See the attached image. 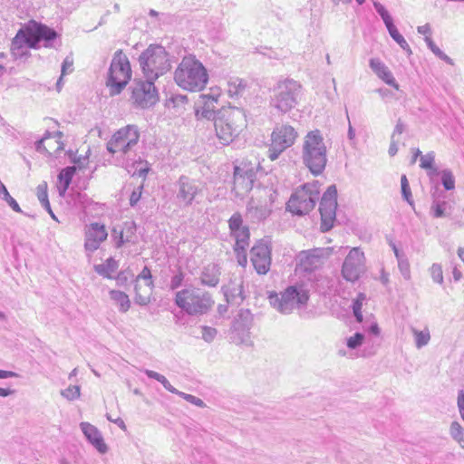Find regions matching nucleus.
<instances>
[{"instance_id":"1","label":"nucleus","mask_w":464,"mask_h":464,"mask_svg":"<svg viewBox=\"0 0 464 464\" xmlns=\"http://www.w3.org/2000/svg\"><path fill=\"white\" fill-rule=\"evenodd\" d=\"M58 39L59 34L54 29L32 20L18 31L12 42L11 51L14 56H22L25 53L23 44L29 48L38 49L41 42L45 48L57 49L62 44Z\"/></svg>"},{"instance_id":"2","label":"nucleus","mask_w":464,"mask_h":464,"mask_svg":"<svg viewBox=\"0 0 464 464\" xmlns=\"http://www.w3.org/2000/svg\"><path fill=\"white\" fill-rule=\"evenodd\" d=\"M140 140L136 125H127L118 130L106 144L107 150L115 159L117 165L129 170L138 162L135 149Z\"/></svg>"},{"instance_id":"3","label":"nucleus","mask_w":464,"mask_h":464,"mask_svg":"<svg viewBox=\"0 0 464 464\" xmlns=\"http://www.w3.org/2000/svg\"><path fill=\"white\" fill-rule=\"evenodd\" d=\"M174 80L184 90L199 92L208 82L205 66L193 55L183 57L175 70Z\"/></svg>"},{"instance_id":"4","label":"nucleus","mask_w":464,"mask_h":464,"mask_svg":"<svg viewBox=\"0 0 464 464\" xmlns=\"http://www.w3.org/2000/svg\"><path fill=\"white\" fill-rule=\"evenodd\" d=\"M302 161L313 175L324 172L327 164V148L320 130H311L304 136Z\"/></svg>"},{"instance_id":"5","label":"nucleus","mask_w":464,"mask_h":464,"mask_svg":"<svg viewBox=\"0 0 464 464\" xmlns=\"http://www.w3.org/2000/svg\"><path fill=\"white\" fill-rule=\"evenodd\" d=\"M174 302L189 315L207 314L214 304L209 293L192 286L176 292Z\"/></svg>"},{"instance_id":"6","label":"nucleus","mask_w":464,"mask_h":464,"mask_svg":"<svg viewBox=\"0 0 464 464\" xmlns=\"http://www.w3.org/2000/svg\"><path fill=\"white\" fill-rule=\"evenodd\" d=\"M270 304L280 314H290L295 309L306 306L309 293L303 285L286 287L280 293H271L268 296Z\"/></svg>"},{"instance_id":"7","label":"nucleus","mask_w":464,"mask_h":464,"mask_svg":"<svg viewBox=\"0 0 464 464\" xmlns=\"http://www.w3.org/2000/svg\"><path fill=\"white\" fill-rule=\"evenodd\" d=\"M139 63L144 77L152 81L170 69L169 54L161 45L150 44L140 53Z\"/></svg>"},{"instance_id":"8","label":"nucleus","mask_w":464,"mask_h":464,"mask_svg":"<svg viewBox=\"0 0 464 464\" xmlns=\"http://www.w3.org/2000/svg\"><path fill=\"white\" fill-rule=\"evenodd\" d=\"M301 88V84L293 79L278 81L271 91V106L282 113L290 111L298 103Z\"/></svg>"},{"instance_id":"9","label":"nucleus","mask_w":464,"mask_h":464,"mask_svg":"<svg viewBox=\"0 0 464 464\" xmlns=\"http://www.w3.org/2000/svg\"><path fill=\"white\" fill-rule=\"evenodd\" d=\"M131 78V69L128 57L121 50L113 54L107 79L106 86L111 96L120 94Z\"/></svg>"},{"instance_id":"10","label":"nucleus","mask_w":464,"mask_h":464,"mask_svg":"<svg viewBox=\"0 0 464 464\" xmlns=\"http://www.w3.org/2000/svg\"><path fill=\"white\" fill-rule=\"evenodd\" d=\"M319 195L318 181L305 183L291 195L286 203V209L294 215H306L314 208Z\"/></svg>"},{"instance_id":"11","label":"nucleus","mask_w":464,"mask_h":464,"mask_svg":"<svg viewBox=\"0 0 464 464\" xmlns=\"http://www.w3.org/2000/svg\"><path fill=\"white\" fill-rule=\"evenodd\" d=\"M175 198L181 208L198 204L203 198V186L200 181L182 175L175 183Z\"/></svg>"},{"instance_id":"12","label":"nucleus","mask_w":464,"mask_h":464,"mask_svg":"<svg viewBox=\"0 0 464 464\" xmlns=\"http://www.w3.org/2000/svg\"><path fill=\"white\" fill-rule=\"evenodd\" d=\"M298 134L289 124L277 125L271 133L268 158L276 160L288 148L292 147Z\"/></svg>"},{"instance_id":"13","label":"nucleus","mask_w":464,"mask_h":464,"mask_svg":"<svg viewBox=\"0 0 464 464\" xmlns=\"http://www.w3.org/2000/svg\"><path fill=\"white\" fill-rule=\"evenodd\" d=\"M237 119L244 121L243 114L238 110L232 111L227 117L223 114L215 120L216 134L222 145L229 144L241 130L243 122L237 124L235 121Z\"/></svg>"},{"instance_id":"14","label":"nucleus","mask_w":464,"mask_h":464,"mask_svg":"<svg viewBox=\"0 0 464 464\" xmlns=\"http://www.w3.org/2000/svg\"><path fill=\"white\" fill-rule=\"evenodd\" d=\"M365 256L359 247H353L345 256L341 275L347 282L354 283L365 273Z\"/></svg>"},{"instance_id":"15","label":"nucleus","mask_w":464,"mask_h":464,"mask_svg":"<svg viewBox=\"0 0 464 464\" xmlns=\"http://www.w3.org/2000/svg\"><path fill=\"white\" fill-rule=\"evenodd\" d=\"M154 82L150 79L145 81H134L131 89V100L133 103L140 108H148L154 105L158 101V92Z\"/></svg>"},{"instance_id":"16","label":"nucleus","mask_w":464,"mask_h":464,"mask_svg":"<svg viewBox=\"0 0 464 464\" xmlns=\"http://www.w3.org/2000/svg\"><path fill=\"white\" fill-rule=\"evenodd\" d=\"M337 208V188L335 185L328 187L323 194L319 204V211L321 215V227L323 231H328L333 227L335 220Z\"/></svg>"},{"instance_id":"17","label":"nucleus","mask_w":464,"mask_h":464,"mask_svg":"<svg viewBox=\"0 0 464 464\" xmlns=\"http://www.w3.org/2000/svg\"><path fill=\"white\" fill-rule=\"evenodd\" d=\"M220 92L218 89H211L210 93L201 94L195 104V116L197 120L213 121L218 118L220 111L216 110Z\"/></svg>"},{"instance_id":"18","label":"nucleus","mask_w":464,"mask_h":464,"mask_svg":"<svg viewBox=\"0 0 464 464\" xmlns=\"http://www.w3.org/2000/svg\"><path fill=\"white\" fill-rule=\"evenodd\" d=\"M153 288L154 282L150 269L148 266H144L135 279V303L141 306L147 305L150 302V295Z\"/></svg>"},{"instance_id":"19","label":"nucleus","mask_w":464,"mask_h":464,"mask_svg":"<svg viewBox=\"0 0 464 464\" xmlns=\"http://www.w3.org/2000/svg\"><path fill=\"white\" fill-rule=\"evenodd\" d=\"M256 171L254 168L247 165L236 166L234 169L233 190L238 197H245L254 187Z\"/></svg>"},{"instance_id":"20","label":"nucleus","mask_w":464,"mask_h":464,"mask_svg":"<svg viewBox=\"0 0 464 464\" xmlns=\"http://www.w3.org/2000/svg\"><path fill=\"white\" fill-rule=\"evenodd\" d=\"M228 227L230 235L235 239L234 251L246 250L249 246L250 232L248 227L243 225L242 216L238 212L230 217Z\"/></svg>"},{"instance_id":"21","label":"nucleus","mask_w":464,"mask_h":464,"mask_svg":"<svg viewBox=\"0 0 464 464\" xmlns=\"http://www.w3.org/2000/svg\"><path fill=\"white\" fill-rule=\"evenodd\" d=\"M250 261L258 275H266L270 270L271 248L263 241L257 242L250 250Z\"/></svg>"},{"instance_id":"22","label":"nucleus","mask_w":464,"mask_h":464,"mask_svg":"<svg viewBox=\"0 0 464 464\" xmlns=\"http://www.w3.org/2000/svg\"><path fill=\"white\" fill-rule=\"evenodd\" d=\"M328 253L325 248H314L298 254V266L305 272H312L322 266Z\"/></svg>"},{"instance_id":"23","label":"nucleus","mask_w":464,"mask_h":464,"mask_svg":"<svg viewBox=\"0 0 464 464\" xmlns=\"http://www.w3.org/2000/svg\"><path fill=\"white\" fill-rule=\"evenodd\" d=\"M108 233L103 224L99 222L91 223L86 227L84 248L89 254L95 252L101 244L107 239Z\"/></svg>"},{"instance_id":"24","label":"nucleus","mask_w":464,"mask_h":464,"mask_svg":"<svg viewBox=\"0 0 464 464\" xmlns=\"http://www.w3.org/2000/svg\"><path fill=\"white\" fill-rule=\"evenodd\" d=\"M81 430L87 440L102 454L106 453L108 447L104 442L102 433L89 422H81Z\"/></svg>"},{"instance_id":"25","label":"nucleus","mask_w":464,"mask_h":464,"mask_svg":"<svg viewBox=\"0 0 464 464\" xmlns=\"http://www.w3.org/2000/svg\"><path fill=\"white\" fill-rule=\"evenodd\" d=\"M372 72L386 84L399 90V84L390 69L379 58H372L369 63Z\"/></svg>"},{"instance_id":"26","label":"nucleus","mask_w":464,"mask_h":464,"mask_svg":"<svg viewBox=\"0 0 464 464\" xmlns=\"http://www.w3.org/2000/svg\"><path fill=\"white\" fill-rule=\"evenodd\" d=\"M220 267L214 263L205 266L199 275V280L201 285L215 287L219 283L220 277Z\"/></svg>"},{"instance_id":"27","label":"nucleus","mask_w":464,"mask_h":464,"mask_svg":"<svg viewBox=\"0 0 464 464\" xmlns=\"http://www.w3.org/2000/svg\"><path fill=\"white\" fill-rule=\"evenodd\" d=\"M136 225L134 222H125L121 229L119 236H116L117 230L114 228L112 233L115 237L116 247L122 246L125 243L132 242L135 237Z\"/></svg>"},{"instance_id":"28","label":"nucleus","mask_w":464,"mask_h":464,"mask_svg":"<svg viewBox=\"0 0 464 464\" xmlns=\"http://www.w3.org/2000/svg\"><path fill=\"white\" fill-rule=\"evenodd\" d=\"M240 324V322L233 323L230 333L231 342L236 344L248 345L251 343L250 327H247V324L246 326H242Z\"/></svg>"},{"instance_id":"29","label":"nucleus","mask_w":464,"mask_h":464,"mask_svg":"<svg viewBox=\"0 0 464 464\" xmlns=\"http://www.w3.org/2000/svg\"><path fill=\"white\" fill-rule=\"evenodd\" d=\"M392 246L394 255L397 258L398 268L400 270V273L401 274V276H403V278L405 280H410L411 279V268H410V263H409L407 256L397 248L395 244H392Z\"/></svg>"},{"instance_id":"30","label":"nucleus","mask_w":464,"mask_h":464,"mask_svg":"<svg viewBox=\"0 0 464 464\" xmlns=\"http://www.w3.org/2000/svg\"><path fill=\"white\" fill-rule=\"evenodd\" d=\"M111 299L118 305L120 312L126 313L130 307L129 296L122 291L111 290Z\"/></svg>"},{"instance_id":"31","label":"nucleus","mask_w":464,"mask_h":464,"mask_svg":"<svg viewBox=\"0 0 464 464\" xmlns=\"http://www.w3.org/2000/svg\"><path fill=\"white\" fill-rule=\"evenodd\" d=\"M118 268V262L112 258H108L105 263L94 266V270L100 276L111 278V274L114 273Z\"/></svg>"},{"instance_id":"32","label":"nucleus","mask_w":464,"mask_h":464,"mask_svg":"<svg viewBox=\"0 0 464 464\" xmlns=\"http://www.w3.org/2000/svg\"><path fill=\"white\" fill-rule=\"evenodd\" d=\"M411 332L413 335L414 343L417 349H421L422 347L428 345L430 341V333L428 327H425L422 330L411 327Z\"/></svg>"},{"instance_id":"33","label":"nucleus","mask_w":464,"mask_h":464,"mask_svg":"<svg viewBox=\"0 0 464 464\" xmlns=\"http://www.w3.org/2000/svg\"><path fill=\"white\" fill-rule=\"evenodd\" d=\"M143 372L149 378L154 379L160 382L168 392L179 395V391L173 387L164 375L148 369H145Z\"/></svg>"},{"instance_id":"34","label":"nucleus","mask_w":464,"mask_h":464,"mask_svg":"<svg viewBox=\"0 0 464 464\" xmlns=\"http://www.w3.org/2000/svg\"><path fill=\"white\" fill-rule=\"evenodd\" d=\"M143 372L149 378L154 379L160 382L168 392L179 395V391L173 387L164 375L148 369H145Z\"/></svg>"},{"instance_id":"35","label":"nucleus","mask_w":464,"mask_h":464,"mask_svg":"<svg viewBox=\"0 0 464 464\" xmlns=\"http://www.w3.org/2000/svg\"><path fill=\"white\" fill-rule=\"evenodd\" d=\"M227 92L230 97L241 95L246 87V83L244 80L234 77L230 78L227 82Z\"/></svg>"},{"instance_id":"36","label":"nucleus","mask_w":464,"mask_h":464,"mask_svg":"<svg viewBox=\"0 0 464 464\" xmlns=\"http://www.w3.org/2000/svg\"><path fill=\"white\" fill-rule=\"evenodd\" d=\"M243 293L244 291L242 282L237 284L232 283V286H227L225 289V295L227 298H230L234 302L243 301L245 298Z\"/></svg>"},{"instance_id":"37","label":"nucleus","mask_w":464,"mask_h":464,"mask_svg":"<svg viewBox=\"0 0 464 464\" xmlns=\"http://www.w3.org/2000/svg\"><path fill=\"white\" fill-rule=\"evenodd\" d=\"M373 6L378 14L382 19L388 32L396 26L393 24L392 17L389 14V12L386 10V8L379 2H373Z\"/></svg>"},{"instance_id":"38","label":"nucleus","mask_w":464,"mask_h":464,"mask_svg":"<svg viewBox=\"0 0 464 464\" xmlns=\"http://www.w3.org/2000/svg\"><path fill=\"white\" fill-rule=\"evenodd\" d=\"M450 436L464 449V429L458 421H453L450 429Z\"/></svg>"},{"instance_id":"39","label":"nucleus","mask_w":464,"mask_h":464,"mask_svg":"<svg viewBox=\"0 0 464 464\" xmlns=\"http://www.w3.org/2000/svg\"><path fill=\"white\" fill-rule=\"evenodd\" d=\"M76 171V168L74 166L66 167L61 170L59 173V179L63 183L64 189H67L72 182L73 175Z\"/></svg>"},{"instance_id":"40","label":"nucleus","mask_w":464,"mask_h":464,"mask_svg":"<svg viewBox=\"0 0 464 464\" xmlns=\"http://www.w3.org/2000/svg\"><path fill=\"white\" fill-rule=\"evenodd\" d=\"M441 184L446 190H452L455 188V178L452 171L445 169L440 171Z\"/></svg>"},{"instance_id":"41","label":"nucleus","mask_w":464,"mask_h":464,"mask_svg":"<svg viewBox=\"0 0 464 464\" xmlns=\"http://www.w3.org/2000/svg\"><path fill=\"white\" fill-rule=\"evenodd\" d=\"M391 37L400 45V47L405 51L409 55L412 53L411 49L404 37L399 33L398 29L395 27L389 31Z\"/></svg>"},{"instance_id":"42","label":"nucleus","mask_w":464,"mask_h":464,"mask_svg":"<svg viewBox=\"0 0 464 464\" xmlns=\"http://www.w3.org/2000/svg\"><path fill=\"white\" fill-rule=\"evenodd\" d=\"M247 211L252 215L253 218H256L258 220L266 218L270 214V210L266 207H253L251 204L247 206Z\"/></svg>"},{"instance_id":"43","label":"nucleus","mask_w":464,"mask_h":464,"mask_svg":"<svg viewBox=\"0 0 464 464\" xmlns=\"http://www.w3.org/2000/svg\"><path fill=\"white\" fill-rule=\"evenodd\" d=\"M448 206L446 201L434 200L430 207V213L433 218H439L445 216V210Z\"/></svg>"},{"instance_id":"44","label":"nucleus","mask_w":464,"mask_h":464,"mask_svg":"<svg viewBox=\"0 0 464 464\" xmlns=\"http://www.w3.org/2000/svg\"><path fill=\"white\" fill-rule=\"evenodd\" d=\"M36 194L37 198L43 207H48L49 208V199H48V193H47V184L46 182H43L39 184L36 188Z\"/></svg>"},{"instance_id":"45","label":"nucleus","mask_w":464,"mask_h":464,"mask_svg":"<svg viewBox=\"0 0 464 464\" xmlns=\"http://www.w3.org/2000/svg\"><path fill=\"white\" fill-rule=\"evenodd\" d=\"M188 102V97L183 94H173L167 100V106L173 108L182 107Z\"/></svg>"},{"instance_id":"46","label":"nucleus","mask_w":464,"mask_h":464,"mask_svg":"<svg viewBox=\"0 0 464 464\" xmlns=\"http://www.w3.org/2000/svg\"><path fill=\"white\" fill-rule=\"evenodd\" d=\"M62 396L69 401L76 400L81 395V388L79 385H71L61 392Z\"/></svg>"},{"instance_id":"47","label":"nucleus","mask_w":464,"mask_h":464,"mask_svg":"<svg viewBox=\"0 0 464 464\" xmlns=\"http://www.w3.org/2000/svg\"><path fill=\"white\" fill-rule=\"evenodd\" d=\"M401 195L402 198L410 204L413 205L412 196L411 188L407 179V177L405 175L401 176Z\"/></svg>"},{"instance_id":"48","label":"nucleus","mask_w":464,"mask_h":464,"mask_svg":"<svg viewBox=\"0 0 464 464\" xmlns=\"http://www.w3.org/2000/svg\"><path fill=\"white\" fill-rule=\"evenodd\" d=\"M430 274L435 283L443 284V272L440 264L434 263L430 268Z\"/></svg>"},{"instance_id":"49","label":"nucleus","mask_w":464,"mask_h":464,"mask_svg":"<svg viewBox=\"0 0 464 464\" xmlns=\"http://www.w3.org/2000/svg\"><path fill=\"white\" fill-rule=\"evenodd\" d=\"M234 322H240L242 326H246L247 324V327L252 326L253 317L252 314L249 310H241L237 315V317L235 319Z\"/></svg>"},{"instance_id":"50","label":"nucleus","mask_w":464,"mask_h":464,"mask_svg":"<svg viewBox=\"0 0 464 464\" xmlns=\"http://www.w3.org/2000/svg\"><path fill=\"white\" fill-rule=\"evenodd\" d=\"M1 189L4 193L5 199L7 202V204L10 206V208L15 212L22 213V209L19 207L18 203L13 197L10 196L9 192L7 191V189L4 184H1Z\"/></svg>"},{"instance_id":"51","label":"nucleus","mask_w":464,"mask_h":464,"mask_svg":"<svg viewBox=\"0 0 464 464\" xmlns=\"http://www.w3.org/2000/svg\"><path fill=\"white\" fill-rule=\"evenodd\" d=\"M420 167L421 169H431L432 165H434L435 162V153L434 151H430L426 153L425 155L421 156L420 159Z\"/></svg>"},{"instance_id":"52","label":"nucleus","mask_w":464,"mask_h":464,"mask_svg":"<svg viewBox=\"0 0 464 464\" xmlns=\"http://www.w3.org/2000/svg\"><path fill=\"white\" fill-rule=\"evenodd\" d=\"M184 281V273L179 269L178 272L171 277L169 283V289L176 290L182 285Z\"/></svg>"},{"instance_id":"53","label":"nucleus","mask_w":464,"mask_h":464,"mask_svg":"<svg viewBox=\"0 0 464 464\" xmlns=\"http://www.w3.org/2000/svg\"><path fill=\"white\" fill-rule=\"evenodd\" d=\"M364 339V335L361 333H355L353 336L347 339V346L350 349H356L359 347Z\"/></svg>"},{"instance_id":"54","label":"nucleus","mask_w":464,"mask_h":464,"mask_svg":"<svg viewBox=\"0 0 464 464\" xmlns=\"http://www.w3.org/2000/svg\"><path fill=\"white\" fill-rule=\"evenodd\" d=\"M201 334L202 338L208 342L210 343L214 340V338L217 335V330L210 326H202L201 327Z\"/></svg>"},{"instance_id":"55","label":"nucleus","mask_w":464,"mask_h":464,"mask_svg":"<svg viewBox=\"0 0 464 464\" xmlns=\"http://www.w3.org/2000/svg\"><path fill=\"white\" fill-rule=\"evenodd\" d=\"M178 396L183 398L185 401H187L196 406L203 407L205 405L204 401L201 399H199L194 395L188 394L183 392H179Z\"/></svg>"},{"instance_id":"56","label":"nucleus","mask_w":464,"mask_h":464,"mask_svg":"<svg viewBox=\"0 0 464 464\" xmlns=\"http://www.w3.org/2000/svg\"><path fill=\"white\" fill-rule=\"evenodd\" d=\"M362 303H360V301H353L352 309L353 315L358 323H362L363 320L362 313Z\"/></svg>"},{"instance_id":"57","label":"nucleus","mask_w":464,"mask_h":464,"mask_svg":"<svg viewBox=\"0 0 464 464\" xmlns=\"http://www.w3.org/2000/svg\"><path fill=\"white\" fill-rule=\"evenodd\" d=\"M51 134L47 132L41 140L35 142V150L41 153L51 154L44 146V141L50 138Z\"/></svg>"},{"instance_id":"58","label":"nucleus","mask_w":464,"mask_h":464,"mask_svg":"<svg viewBox=\"0 0 464 464\" xmlns=\"http://www.w3.org/2000/svg\"><path fill=\"white\" fill-rule=\"evenodd\" d=\"M406 130V125L401 120H398L391 138L398 139L397 136L402 134Z\"/></svg>"},{"instance_id":"59","label":"nucleus","mask_w":464,"mask_h":464,"mask_svg":"<svg viewBox=\"0 0 464 464\" xmlns=\"http://www.w3.org/2000/svg\"><path fill=\"white\" fill-rule=\"evenodd\" d=\"M458 408L459 411V414L461 419L464 421V390H460L458 394Z\"/></svg>"},{"instance_id":"60","label":"nucleus","mask_w":464,"mask_h":464,"mask_svg":"<svg viewBox=\"0 0 464 464\" xmlns=\"http://www.w3.org/2000/svg\"><path fill=\"white\" fill-rule=\"evenodd\" d=\"M141 187L138 188L137 189L133 190L130 197V206H135L141 197Z\"/></svg>"},{"instance_id":"61","label":"nucleus","mask_w":464,"mask_h":464,"mask_svg":"<svg viewBox=\"0 0 464 464\" xmlns=\"http://www.w3.org/2000/svg\"><path fill=\"white\" fill-rule=\"evenodd\" d=\"M72 60L66 57L62 63V75H65L68 71L71 72L72 71Z\"/></svg>"},{"instance_id":"62","label":"nucleus","mask_w":464,"mask_h":464,"mask_svg":"<svg viewBox=\"0 0 464 464\" xmlns=\"http://www.w3.org/2000/svg\"><path fill=\"white\" fill-rule=\"evenodd\" d=\"M235 252L237 254L238 265L246 266L247 264L246 250H237Z\"/></svg>"},{"instance_id":"63","label":"nucleus","mask_w":464,"mask_h":464,"mask_svg":"<svg viewBox=\"0 0 464 464\" xmlns=\"http://www.w3.org/2000/svg\"><path fill=\"white\" fill-rule=\"evenodd\" d=\"M398 142H399V139L391 138V143H390V147H389V150H388V153L391 157H393L397 154Z\"/></svg>"},{"instance_id":"64","label":"nucleus","mask_w":464,"mask_h":464,"mask_svg":"<svg viewBox=\"0 0 464 464\" xmlns=\"http://www.w3.org/2000/svg\"><path fill=\"white\" fill-rule=\"evenodd\" d=\"M106 418H107V420H108L109 421L115 423V424H116L118 427H120L121 430H126V425H125V423H124V420H123L121 418L118 417V418H116V419H112V418L111 417V415H109V414H106Z\"/></svg>"}]
</instances>
